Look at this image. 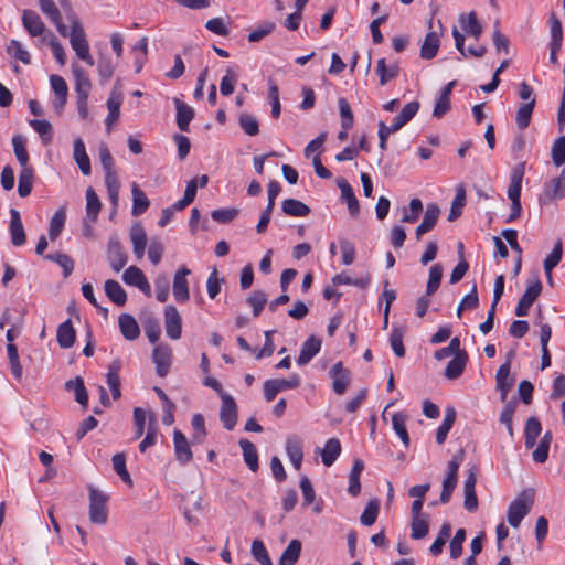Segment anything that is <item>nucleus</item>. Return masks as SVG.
I'll return each mask as SVG.
<instances>
[{
  "instance_id": "f257e3e1",
  "label": "nucleus",
  "mask_w": 565,
  "mask_h": 565,
  "mask_svg": "<svg viewBox=\"0 0 565 565\" xmlns=\"http://www.w3.org/2000/svg\"><path fill=\"white\" fill-rule=\"evenodd\" d=\"M534 492L532 489L523 490L509 505L507 519L512 527H519L522 520L530 513Z\"/></svg>"
},
{
  "instance_id": "f03ea898",
  "label": "nucleus",
  "mask_w": 565,
  "mask_h": 565,
  "mask_svg": "<svg viewBox=\"0 0 565 565\" xmlns=\"http://www.w3.org/2000/svg\"><path fill=\"white\" fill-rule=\"evenodd\" d=\"M70 43L78 58L84 61L89 66L94 65V58L89 53V44L86 39L85 31L77 19L72 21Z\"/></svg>"
},
{
  "instance_id": "7ed1b4c3",
  "label": "nucleus",
  "mask_w": 565,
  "mask_h": 565,
  "mask_svg": "<svg viewBox=\"0 0 565 565\" xmlns=\"http://www.w3.org/2000/svg\"><path fill=\"white\" fill-rule=\"evenodd\" d=\"M463 460V450H460L457 455H454L448 462L447 476L443 481V490L440 493L439 501L443 504H447L452 495L454 490L458 482V470Z\"/></svg>"
},
{
  "instance_id": "20e7f679",
  "label": "nucleus",
  "mask_w": 565,
  "mask_h": 565,
  "mask_svg": "<svg viewBox=\"0 0 565 565\" xmlns=\"http://www.w3.org/2000/svg\"><path fill=\"white\" fill-rule=\"evenodd\" d=\"M300 377L298 374H291L288 379H273L264 383V397L267 402H273L277 394L287 390L299 387Z\"/></svg>"
},
{
  "instance_id": "39448f33",
  "label": "nucleus",
  "mask_w": 565,
  "mask_h": 565,
  "mask_svg": "<svg viewBox=\"0 0 565 565\" xmlns=\"http://www.w3.org/2000/svg\"><path fill=\"white\" fill-rule=\"evenodd\" d=\"M107 497L94 489H89V520L96 524H105L107 521Z\"/></svg>"
},
{
  "instance_id": "423d86ee",
  "label": "nucleus",
  "mask_w": 565,
  "mask_h": 565,
  "mask_svg": "<svg viewBox=\"0 0 565 565\" xmlns=\"http://www.w3.org/2000/svg\"><path fill=\"white\" fill-rule=\"evenodd\" d=\"M107 259L115 273H119L127 264L128 256L117 236H113L108 241Z\"/></svg>"
},
{
  "instance_id": "0eeeda50",
  "label": "nucleus",
  "mask_w": 565,
  "mask_h": 565,
  "mask_svg": "<svg viewBox=\"0 0 565 565\" xmlns=\"http://www.w3.org/2000/svg\"><path fill=\"white\" fill-rule=\"evenodd\" d=\"M222 405L220 409V419L226 430H233L237 423V405L235 399L228 394H222Z\"/></svg>"
},
{
  "instance_id": "6e6552de",
  "label": "nucleus",
  "mask_w": 565,
  "mask_h": 565,
  "mask_svg": "<svg viewBox=\"0 0 565 565\" xmlns=\"http://www.w3.org/2000/svg\"><path fill=\"white\" fill-rule=\"evenodd\" d=\"M541 291H542V282L540 279H536L531 285H529L515 307V315L518 317L527 316L531 306L534 303L536 298L540 296Z\"/></svg>"
},
{
  "instance_id": "1a4fd4ad",
  "label": "nucleus",
  "mask_w": 565,
  "mask_h": 565,
  "mask_svg": "<svg viewBox=\"0 0 565 565\" xmlns=\"http://www.w3.org/2000/svg\"><path fill=\"white\" fill-rule=\"evenodd\" d=\"M191 270L186 266L180 267L173 277V296L177 302L184 303L190 299L186 277Z\"/></svg>"
},
{
  "instance_id": "9d476101",
  "label": "nucleus",
  "mask_w": 565,
  "mask_h": 565,
  "mask_svg": "<svg viewBox=\"0 0 565 565\" xmlns=\"http://www.w3.org/2000/svg\"><path fill=\"white\" fill-rule=\"evenodd\" d=\"M332 379V388L335 394L343 395L350 384V371L342 362H337L329 371Z\"/></svg>"
},
{
  "instance_id": "9b49d317",
  "label": "nucleus",
  "mask_w": 565,
  "mask_h": 565,
  "mask_svg": "<svg viewBox=\"0 0 565 565\" xmlns=\"http://www.w3.org/2000/svg\"><path fill=\"white\" fill-rule=\"evenodd\" d=\"M122 280L126 285L137 287L147 297L151 296L150 285L142 270L137 266L128 267L122 275Z\"/></svg>"
},
{
  "instance_id": "f8f14e48",
  "label": "nucleus",
  "mask_w": 565,
  "mask_h": 565,
  "mask_svg": "<svg viewBox=\"0 0 565 565\" xmlns=\"http://www.w3.org/2000/svg\"><path fill=\"white\" fill-rule=\"evenodd\" d=\"M164 327L166 333L170 339L178 340L181 338L182 320L174 306H168L164 309Z\"/></svg>"
},
{
  "instance_id": "ddd939ff",
  "label": "nucleus",
  "mask_w": 565,
  "mask_h": 565,
  "mask_svg": "<svg viewBox=\"0 0 565 565\" xmlns=\"http://www.w3.org/2000/svg\"><path fill=\"white\" fill-rule=\"evenodd\" d=\"M173 445L177 461L181 466L188 465L193 458V452L185 435L179 429L173 431Z\"/></svg>"
},
{
  "instance_id": "4468645a",
  "label": "nucleus",
  "mask_w": 565,
  "mask_h": 565,
  "mask_svg": "<svg viewBox=\"0 0 565 565\" xmlns=\"http://www.w3.org/2000/svg\"><path fill=\"white\" fill-rule=\"evenodd\" d=\"M152 361L156 364V373L164 377L171 365V349L169 345L159 344L153 349Z\"/></svg>"
},
{
  "instance_id": "2eb2a0df",
  "label": "nucleus",
  "mask_w": 565,
  "mask_h": 565,
  "mask_svg": "<svg viewBox=\"0 0 565 565\" xmlns=\"http://www.w3.org/2000/svg\"><path fill=\"white\" fill-rule=\"evenodd\" d=\"M428 28L433 29V20L428 21ZM440 46V39L437 31L430 30L420 46V57L424 60H431L436 56Z\"/></svg>"
},
{
  "instance_id": "dca6fc26",
  "label": "nucleus",
  "mask_w": 565,
  "mask_h": 565,
  "mask_svg": "<svg viewBox=\"0 0 565 565\" xmlns=\"http://www.w3.org/2000/svg\"><path fill=\"white\" fill-rule=\"evenodd\" d=\"M286 452L294 468L299 470L303 460L302 440L297 435H289L286 439Z\"/></svg>"
},
{
  "instance_id": "f3484780",
  "label": "nucleus",
  "mask_w": 565,
  "mask_h": 565,
  "mask_svg": "<svg viewBox=\"0 0 565 565\" xmlns=\"http://www.w3.org/2000/svg\"><path fill=\"white\" fill-rule=\"evenodd\" d=\"M121 104L122 94L115 87L107 99L108 115L105 119V125L108 130H110L111 126L119 119Z\"/></svg>"
},
{
  "instance_id": "a211bd4d",
  "label": "nucleus",
  "mask_w": 565,
  "mask_h": 565,
  "mask_svg": "<svg viewBox=\"0 0 565 565\" xmlns=\"http://www.w3.org/2000/svg\"><path fill=\"white\" fill-rule=\"evenodd\" d=\"M10 217L9 231L11 243L14 246H22L26 241V236L19 211L11 209Z\"/></svg>"
},
{
  "instance_id": "6ab92c4d",
  "label": "nucleus",
  "mask_w": 565,
  "mask_h": 565,
  "mask_svg": "<svg viewBox=\"0 0 565 565\" xmlns=\"http://www.w3.org/2000/svg\"><path fill=\"white\" fill-rule=\"evenodd\" d=\"M321 349V340L316 338L315 335H310L303 343L300 349L299 356L297 359V364L299 366L307 365L313 356H316Z\"/></svg>"
},
{
  "instance_id": "aec40b11",
  "label": "nucleus",
  "mask_w": 565,
  "mask_h": 565,
  "mask_svg": "<svg viewBox=\"0 0 565 565\" xmlns=\"http://www.w3.org/2000/svg\"><path fill=\"white\" fill-rule=\"evenodd\" d=\"M39 4L41 11L55 24L58 33L62 36H66L68 34L67 26L63 23L60 10L54 2L52 0H39Z\"/></svg>"
},
{
  "instance_id": "412c9836",
  "label": "nucleus",
  "mask_w": 565,
  "mask_h": 565,
  "mask_svg": "<svg viewBox=\"0 0 565 565\" xmlns=\"http://www.w3.org/2000/svg\"><path fill=\"white\" fill-rule=\"evenodd\" d=\"M525 163H519L513 167L510 174V184L508 188V198L513 200H521L522 180L524 177Z\"/></svg>"
},
{
  "instance_id": "4be33fe9",
  "label": "nucleus",
  "mask_w": 565,
  "mask_h": 565,
  "mask_svg": "<svg viewBox=\"0 0 565 565\" xmlns=\"http://www.w3.org/2000/svg\"><path fill=\"white\" fill-rule=\"evenodd\" d=\"M510 361H507L498 369L495 374L497 390L500 392L502 402L507 399L508 394L514 383V380L510 379Z\"/></svg>"
},
{
  "instance_id": "5701e85b",
  "label": "nucleus",
  "mask_w": 565,
  "mask_h": 565,
  "mask_svg": "<svg viewBox=\"0 0 565 565\" xmlns=\"http://www.w3.org/2000/svg\"><path fill=\"white\" fill-rule=\"evenodd\" d=\"M22 24L31 36H39L44 32L45 25L40 15L30 9L22 12Z\"/></svg>"
},
{
  "instance_id": "b1692460",
  "label": "nucleus",
  "mask_w": 565,
  "mask_h": 565,
  "mask_svg": "<svg viewBox=\"0 0 565 565\" xmlns=\"http://www.w3.org/2000/svg\"><path fill=\"white\" fill-rule=\"evenodd\" d=\"M65 391L74 394L75 401L87 408L88 406V393L85 387L84 380L81 376H76L75 379H71L65 382Z\"/></svg>"
},
{
  "instance_id": "393cba45",
  "label": "nucleus",
  "mask_w": 565,
  "mask_h": 565,
  "mask_svg": "<svg viewBox=\"0 0 565 565\" xmlns=\"http://www.w3.org/2000/svg\"><path fill=\"white\" fill-rule=\"evenodd\" d=\"M130 239L132 243V250L137 259H141L147 246V234L140 223H136L130 228Z\"/></svg>"
},
{
  "instance_id": "a878e982",
  "label": "nucleus",
  "mask_w": 565,
  "mask_h": 565,
  "mask_svg": "<svg viewBox=\"0 0 565 565\" xmlns=\"http://www.w3.org/2000/svg\"><path fill=\"white\" fill-rule=\"evenodd\" d=\"M337 184H338V186L341 190V198H342V200H344L347 202V204H348V210L350 212V215L352 217H358L359 213H360V205H359V201L355 198L354 192H353L351 185L343 178H339L337 180Z\"/></svg>"
},
{
  "instance_id": "bb28decb",
  "label": "nucleus",
  "mask_w": 565,
  "mask_h": 565,
  "mask_svg": "<svg viewBox=\"0 0 565 565\" xmlns=\"http://www.w3.org/2000/svg\"><path fill=\"white\" fill-rule=\"evenodd\" d=\"M73 158L82 173L84 175H89L92 172L90 160L86 152L85 143L81 138H76L74 140Z\"/></svg>"
},
{
  "instance_id": "cd10ccee",
  "label": "nucleus",
  "mask_w": 565,
  "mask_h": 565,
  "mask_svg": "<svg viewBox=\"0 0 565 565\" xmlns=\"http://www.w3.org/2000/svg\"><path fill=\"white\" fill-rule=\"evenodd\" d=\"M120 369H121V362L119 360H115L109 364L108 371L106 374L107 385L109 386L111 396L115 401L119 399L121 396L120 377H119Z\"/></svg>"
},
{
  "instance_id": "c85d7f7f",
  "label": "nucleus",
  "mask_w": 565,
  "mask_h": 565,
  "mask_svg": "<svg viewBox=\"0 0 565 565\" xmlns=\"http://www.w3.org/2000/svg\"><path fill=\"white\" fill-rule=\"evenodd\" d=\"M544 195L551 202L565 198V170L562 171L559 177L552 179L545 184Z\"/></svg>"
},
{
  "instance_id": "c756f323",
  "label": "nucleus",
  "mask_w": 565,
  "mask_h": 565,
  "mask_svg": "<svg viewBox=\"0 0 565 565\" xmlns=\"http://www.w3.org/2000/svg\"><path fill=\"white\" fill-rule=\"evenodd\" d=\"M118 324L122 337L132 341L139 338L140 329L136 319L129 313H121L118 318Z\"/></svg>"
},
{
  "instance_id": "7c9ffc66",
  "label": "nucleus",
  "mask_w": 565,
  "mask_h": 565,
  "mask_svg": "<svg viewBox=\"0 0 565 565\" xmlns=\"http://www.w3.org/2000/svg\"><path fill=\"white\" fill-rule=\"evenodd\" d=\"M177 109V125L181 131H189V126L194 118V109L179 98H174Z\"/></svg>"
},
{
  "instance_id": "2f4dec72",
  "label": "nucleus",
  "mask_w": 565,
  "mask_h": 565,
  "mask_svg": "<svg viewBox=\"0 0 565 565\" xmlns=\"http://www.w3.org/2000/svg\"><path fill=\"white\" fill-rule=\"evenodd\" d=\"M56 340L62 349L73 347L76 340V331L72 324L71 319H67L57 327Z\"/></svg>"
},
{
  "instance_id": "473e14b6",
  "label": "nucleus",
  "mask_w": 565,
  "mask_h": 565,
  "mask_svg": "<svg viewBox=\"0 0 565 565\" xmlns=\"http://www.w3.org/2000/svg\"><path fill=\"white\" fill-rule=\"evenodd\" d=\"M468 362V353H457L452 360L448 362L445 369V377L448 380H456L461 376Z\"/></svg>"
},
{
  "instance_id": "72a5a7b5",
  "label": "nucleus",
  "mask_w": 565,
  "mask_h": 565,
  "mask_svg": "<svg viewBox=\"0 0 565 565\" xmlns=\"http://www.w3.org/2000/svg\"><path fill=\"white\" fill-rule=\"evenodd\" d=\"M73 74L75 77L76 97H88L92 84L87 73L81 66L73 65Z\"/></svg>"
},
{
  "instance_id": "f704fd0d",
  "label": "nucleus",
  "mask_w": 565,
  "mask_h": 565,
  "mask_svg": "<svg viewBox=\"0 0 565 565\" xmlns=\"http://www.w3.org/2000/svg\"><path fill=\"white\" fill-rule=\"evenodd\" d=\"M461 29L468 34L478 40L482 34V25L477 19L475 11L468 14H461L459 18Z\"/></svg>"
},
{
  "instance_id": "c9c22d12",
  "label": "nucleus",
  "mask_w": 565,
  "mask_h": 565,
  "mask_svg": "<svg viewBox=\"0 0 565 565\" xmlns=\"http://www.w3.org/2000/svg\"><path fill=\"white\" fill-rule=\"evenodd\" d=\"M131 193H132L131 214L134 216H140L148 210V207L150 205V201L147 198L146 193L138 186L137 183H132Z\"/></svg>"
},
{
  "instance_id": "e433bc0d",
  "label": "nucleus",
  "mask_w": 565,
  "mask_h": 565,
  "mask_svg": "<svg viewBox=\"0 0 565 565\" xmlns=\"http://www.w3.org/2000/svg\"><path fill=\"white\" fill-rule=\"evenodd\" d=\"M239 447L243 451V457H244L245 463L253 472H256L259 468V465H258V452H257L255 445L252 441H249L248 439H241Z\"/></svg>"
},
{
  "instance_id": "4c0bfd02",
  "label": "nucleus",
  "mask_w": 565,
  "mask_h": 565,
  "mask_svg": "<svg viewBox=\"0 0 565 565\" xmlns=\"http://www.w3.org/2000/svg\"><path fill=\"white\" fill-rule=\"evenodd\" d=\"M341 454V443L338 438L327 440L321 451L322 463L327 467L332 466Z\"/></svg>"
},
{
  "instance_id": "58836bf2",
  "label": "nucleus",
  "mask_w": 565,
  "mask_h": 565,
  "mask_svg": "<svg viewBox=\"0 0 565 565\" xmlns=\"http://www.w3.org/2000/svg\"><path fill=\"white\" fill-rule=\"evenodd\" d=\"M281 210L290 216L303 217L310 214V207L296 199H286L281 203Z\"/></svg>"
},
{
  "instance_id": "ea45409f",
  "label": "nucleus",
  "mask_w": 565,
  "mask_h": 565,
  "mask_svg": "<svg viewBox=\"0 0 565 565\" xmlns=\"http://www.w3.org/2000/svg\"><path fill=\"white\" fill-rule=\"evenodd\" d=\"M542 431V426L540 420L536 417H530L525 423L524 428V444L527 449H532L535 444L536 439L540 436Z\"/></svg>"
},
{
  "instance_id": "a19ab883",
  "label": "nucleus",
  "mask_w": 565,
  "mask_h": 565,
  "mask_svg": "<svg viewBox=\"0 0 565 565\" xmlns=\"http://www.w3.org/2000/svg\"><path fill=\"white\" fill-rule=\"evenodd\" d=\"M456 415H457V413L454 407H448L446 409L443 423L439 425V427L436 431L437 444L443 445L445 443V440L447 439L448 433L450 431L451 427L455 424Z\"/></svg>"
},
{
  "instance_id": "79ce46f5",
  "label": "nucleus",
  "mask_w": 565,
  "mask_h": 565,
  "mask_svg": "<svg viewBox=\"0 0 565 565\" xmlns=\"http://www.w3.org/2000/svg\"><path fill=\"white\" fill-rule=\"evenodd\" d=\"M408 416L403 412H397L392 416V426L395 434L401 438L403 445L409 447V435L406 429V422Z\"/></svg>"
},
{
  "instance_id": "37998d69",
  "label": "nucleus",
  "mask_w": 565,
  "mask_h": 565,
  "mask_svg": "<svg viewBox=\"0 0 565 565\" xmlns=\"http://www.w3.org/2000/svg\"><path fill=\"white\" fill-rule=\"evenodd\" d=\"M363 469H364L363 460L355 459L353 465H352L350 475H349L348 492L352 497H356L360 493V491H361L360 477H361V473H362Z\"/></svg>"
},
{
  "instance_id": "c03bdc74",
  "label": "nucleus",
  "mask_w": 565,
  "mask_h": 565,
  "mask_svg": "<svg viewBox=\"0 0 565 565\" xmlns=\"http://www.w3.org/2000/svg\"><path fill=\"white\" fill-rule=\"evenodd\" d=\"M105 292L107 297L117 306H124L127 301V294L125 289L116 280H106Z\"/></svg>"
},
{
  "instance_id": "a18cd8bd",
  "label": "nucleus",
  "mask_w": 565,
  "mask_h": 565,
  "mask_svg": "<svg viewBox=\"0 0 565 565\" xmlns=\"http://www.w3.org/2000/svg\"><path fill=\"white\" fill-rule=\"evenodd\" d=\"M535 103L536 100L532 99L520 105L515 116V122L520 130H524L530 126Z\"/></svg>"
},
{
  "instance_id": "49530a36",
  "label": "nucleus",
  "mask_w": 565,
  "mask_h": 565,
  "mask_svg": "<svg viewBox=\"0 0 565 565\" xmlns=\"http://www.w3.org/2000/svg\"><path fill=\"white\" fill-rule=\"evenodd\" d=\"M375 72L379 75L380 84L383 86L398 76L399 67L397 64L387 66L385 58H380Z\"/></svg>"
},
{
  "instance_id": "de8ad7c7",
  "label": "nucleus",
  "mask_w": 565,
  "mask_h": 565,
  "mask_svg": "<svg viewBox=\"0 0 565 565\" xmlns=\"http://www.w3.org/2000/svg\"><path fill=\"white\" fill-rule=\"evenodd\" d=\"M25 143H26V140L23 136H21V135L13 136V138H12L13 151H14L18 162L21 166V169L32 168L29 164V153H28Z\"/></svg>"
},
{
  "instance_id": "09e8293b",
  "label": "nucleus",
  "mask_w": 565,
  "mask_h": 565,
  "mask_svg": "<svg viewBox=\"0 0 565 565\" xmlns=\"http://www.w3.org/2000/svg\"><path fill=\"white\" fill-rule=\"evenodd\" d=\"M34 170L33 168L21 169L19 173L18 193L21 198L30 195L33 186Z\"/></svg>"
},
{
  "instance_id": "8fccbe9b",
  "label": "nucleus",
  "mask_w": 565,
  "mask_h": 565,
  "mask_svg": "<svg viewBox=\"0 0 565 565\" xmlns=\"http://www.w3.org/2000/svg\"><path fill=\"white\" fill-rule=\"evenodd\" d=\"M563 244L561 239H557L554 244L552 252L544 259V270L551 281V273L558 265L562 259Z\"/></svg>"
},
{
  "instance_id": "3c124183",
  "label": "nucleus",
  "mask_w": 565,
  "mask_h": 565,
  "mask_svg": "<svg viewBox=\"0 0 565 565\" xmlns=\"http://www.w3.org/2000/svg\"><path fill=\"white\" fill-rule=\"evenodd\" d=\"M102 209V203L93 188L86 190V215L95 222Z\"/></svg>"
},
{
  "instance_id": "603ef678",
  "label": "nucleus",
  "mask_w": 565,
  "mask_h": 565,
  "mask_svg": "<svg viewBox=\"0 0 565 565\" xmlns=\"http://www.w3.org/2000/svg\"><path fill=\"white\" fill-rule=\"evenodd\" d=\"M451 530H452L451 525L448 522H446L441 525L438 536L436 537V540L433 542V544L429 547V552L433 556H438L441 554L447 540L451 535Z\"/></svg>"
},
{
  "instance_id": "864d4df0",
  "label": "nucleus",
  "mask_w": 565,
  "mask_h": 565,
  "mask_svg": "<svg viewBox=\"0 0 565 565\" xmlns=\"http://www.w3.org/2000/svg\"><path fill=\"white\" fill-rule=\"evenodd\" d=\"M302 544L299 540L294 539L289 542L285 551L282 552L279 562L295 565L301 554Z\"/></svg>"
},
{
  "instance_id": "5fc2aeb1",
  "label": "nucleus",
  "mask_w": 565,
  "mask_h": 565,
  "mask_svg": "<svg viewBox=\"0 0 565 565\" xmlns=\"http://www.w3.org/2000/svg\"><path fill=\"white\" fill-rule=\"evenodd\" d=\"M66 221V213L64 210L56 211L50 220L49 236L51 241H55L62 233Z\"/></svg>"
},
{
  "instance_id": "6e6d98bb",
  "label": "nucleus",
  "mask_w": 565,
  "mask_h": 565,
  "mask_svg": "<svg viewBox=\"0 0 565 565\" xmlns=\"http://www.w3.org/2000/svg\"><path fill=\"white\" fill-rule=\"evenodd\" d=\"M443 278V266L437 263L429 269L428 281L426 286L427 296H433L439 288Z\"/></svg>"
},
{
  "instance_id": "4d7b16f0",
  "label": "nucleus",
  "mask_w": 565,
  "mask_h": 565,
  "mask_svg": "<svg viewBox=\"0 0 565 565\" xmlns=\"http://www.w3.org/2000/svg\"><path fill=\"white\" fill-rule=\"evenodd\" d=\"M429 531V522L427 515L422 518H413L411 522V537L413 540L424 539Z\"/></svg>"
},
{
  "instance_id": "13d9d810",
  "label": "nucleus",
  "mask_w": 565,
  "mask_h": 565,
  "mask_svg": "<svg viewBox=\"0 0 565 565\" xmlns=\"http://www.w3.org/2000/svg\"><path fill=\"white\" fill-rule=\"evenodd\" d=\"M30 126L40 135L43 143H49L53 137V127L51 122L45 119H32L29 121Z\"/></svg>"
},
{
  "instance_id": "bf43d9fd",
  "label": "nucleus",
  "mask_w": 565,
  "mask_h": 565,
  "mask_svg": "<svg viewBox=\"0 0 565 565\" xmlns=\"http://www.w3.org/2000/svg\"><path fill=\"white\" fill-rule=\"evenodd\" d=\"M465 202H466V191H465L463 186H458L456 190L455 199L452 200V203H451V209H450V212L448 215V221L452 222L461 215Z\"/></svg>"
},
{
  "instance_id": "052dcab7",
  "label": "nucleus",
  "mask_w": 565,
  "mask_h": 565,
  "mask_svg": "<svg viewBox=\"0 0 565 565\" xmlns=\"http://www.w3.org/2000/svg\"><path fill=\"white\" fill-rule=\"evenodd\" d=\"M338 104L341 117V128L351 129L353 127L354 116L349 102L344 97H340L338 99Z\"/></svg>"
},
{
  "instance_id": "680f3d73",
  "label": "nucleus",
  "mask_w": 565,
  "mask_h": 565,
  "mask_svg": "<svg viewBox=\"0 0 565 565\" xmlns=\"http://www.w3.org/2000/svg\"><path fill=\"white\" fill-rule=\"evenodd\" d=\"M45 259L58 264L63 268V276L67 278L74 270V260L66 254H47Z\"/></svg>"
},
{
  "instance_id": "e2e57ef3",
  "label": "nucleus",
  "mask_w": 565,
  "mask_h": 565,
  "mask_svg": "<svg viewBox=\"0 0 565 565\" xmlns=\"http://www.w3.org/2000/svg\"><path fill=\"white\" fill-rule=\"evenodd\" d=\"M9 55L15 60L21 61L23 64L29 65L31 63L30 53L22 46L18 40H11L7 46Z\"/></svg>"
},
{
  "instance_id": "0e129e2a",
  "label": "nucleus",
  "mask_w": 565,
  "mask_h": 565,
  "mask_svg": "<svg viewBox=\"0 0 565 565\" xmlns=\"http://www.w3.org/2000/svg\"><path fill=\"white\" fill-rule=\"evenodd\" d=\"M113 467L116 473L121 478V480L131 486L132 480L131 477L126 468V457L122 452H118L113 456Z\"/></svg>"
},
{
  "instance_id": "69168bd1",
  "label": "nucleus",
  "mask_w": 565,
  "mask_h": 565,
  "mask_svg": "<svg viewBox=\"0 0 565 565\" xmlns=\"http://www.w3.org/2000/svg\"><path fill=\"white\" fill-rule=\"evenodd\" d=\"M404 330L399 327H393L390 334V344L394 353L398 358H403L405 355V348L403 343Z\"/></svg>"
},
{
  "instance_id": "338daca9",
  "label": "nucleus",
  "mask_w": 565,
  "mask_h": 565,
  "mask_svg": "<svg viewBox=\"0 0 565 565\" xmlns=\"http://www.w3.org/2000/svg\"><path fill=\"white\" fill-rule=\"evenodd\" d=\"M238 122L244 132L248 136H256L259 132V125L257 119L250 114H242Z\"/></svg>"
},
{
  "instance_id": "774afa93",
  "label": "nucleus",
  "mask_w": 565,
  "mask_h": 565,
  "mask_svg": "<svg viewBox=\"0 0 565 565\" xmlns=\"http://www.w3.org/2000/svg\"><path fill=\"white\" fill-rule=\"evenodd\" d=\"M552 160L556 167L565 163V136L558 137L552 146Z\"/></svg>"
}]
</instances>
